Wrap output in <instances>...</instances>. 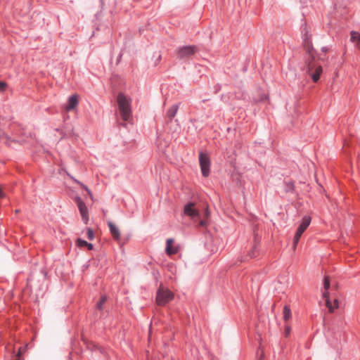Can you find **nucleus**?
<instances>
[{
    "instance_id": "1",
    "label": "nucleus",
    "mask_w": 360,
    "mask_h": 360,
    "mask_svg": "<svg viewBox=\"0 0 360 360\" xmlns=\"http://www.w3.org/2000/svg\"><path fill=\"white\" fill-rule=\"evenodd\" d=\"M119 112L123 121L128 122L132 117L131 101L123 93H119L117 97Z\"/></svg>"
},
{
    "instance_id": "2",
    "label": "nucleus",
    "mask_w": 360,
    "mask_h": 360,
    "mask_svg": "<svg viewBox=\"0 0 360 360\" xmlns=\"http://www.w3.org/2000/svg\"><path fill=\"white\" fill-rule=\"evenodd\" d=\"M323 297L326 302V306L328 309L330 313H333L334 311L339 307V302L337 298H334L333 301H331L330 298V293L328 290L330 286V278L328 276L325 275L323 281Z\"/></svg>"
},
{
    "instance_id": "3",
    "label": "nucleus",
    "mask_w": 360,
    "mask_h": 360,
    "mask_svg": "<svg viewBox=\"0 0 360 360\" xmlns=\"http://www.w3.org/2000/svg\"><path fill=\"white\" fill-rule=\"evenodd\" d=\"M310 59L307 64V73L311 77L314 82H317L323 72L322 66L315 60L311 51H309Z\"/></svg>"
},
{
    "instance_id": "4",
    "label": "nucleus",
    "mask_w": 360,
    "mask_h": 360,
    "mask_svg": "<svg viewBox=\"0 0 360 360\" xmlns=\"http://www.w3.org/2000/svg\"><path fill=\"white\" fill-rule=\"evenodd\" d=\"M174 298V294L168 288L162 285L156 293V303L159 306H165Z\"/></svg>"
},
{
    "instance_id": "5",
    "label": "nucleus",
    "mask_w": 360,
    "mask_h": 360,
    "mask_svg": "<svg viewBox=\"0 0 360 360\" xmlns=\"http://www.w3.org/2000/svg\"><path fill=\"white\" fill-rule=\"evenodd\" d=\"M311 221V217L310 216L307 215L302 218V222L297 227L296 232L295 233V236H294V238H293V249L294 250H295V248H297V245L300 241V239L302 233L309 227Z\"/></svg>"
},
{
    "instance_id": "6",
    "label": "nucleus",
    "mask_w": 360,
    "mask_h": 360,
    "mask_svg": "<svg viewBox=\"0 0 360 360\" xmlns=\"http://www.w3.org/2000/svg\"><path fill=\"white\" fill-rule=\"evenodd\" d=\"M199 163L202 174L204 177H207L210 172V158L207 153L200 152L199 153Z\"/></svg>"
},
{
    "instance_id": "7",
    "label": "nucleus",
    "mask_w": 360,
    "mask_h": 360,
    "mask_svg": "<svg viewBox=\"0 0 360 360\" xmlns=\"http://www.w3.org/2000/svg\"><path fill=\"white\" fill-rule=\"evenodd\" d=\"M198 49L195 45L184 46L178 49L176 51L177 57L179 59L188 58L194 55Z\"/></svg>"
},
{
    "instance_id": "8",
    "label": "nucleus",
    "mask_w": 360,
    "mask_h": 360,
    "mask_svg": "<svg viewBox=\"0 0 360 360\" xmlns=\"http://www.w3.org/2000/svg\"><path fill=\"white\" fill-rule=\"evenodd\" d=\"M76 202L77 205V207L79 208V212L82 215V219L84 222V224H87L89 221V212L87 207L86 206V204L83 202V200L77 197L76 198Z\"/></svg>"
},
{
    "instance_id": "9",
    "label": "nucleus",
    "mask_w": 360,
    "mask_h": 360,
    "mask_svg": "<svg viewBox=\"0 0 360 360\" xmlns=\"http://www.w3.org/2000/svg\"><path fill=\"white\" fill-rule=\"evenodd\" d=\"M173 244L174 240L172 238H168L166 240L165 252L169 256L175 255L179 251V245H173Z\"/></svg>"
},
{
    "instance_id": "10",
    "label": "nucleus",
    "mask_w": 360,
    "mask_h": 360,
    "mask_svg": "<svg viewBox=\"0 0 360 360\" xmlns=\"http://www.w3.org/2000/svg\"><path fill=\"white\" fill-rule=\"evenodd\" d=\"M184 212L186 216L191 218L199 215V212L195 208V204L193 202H189L184 206Z\"/></svg>"
},
{
    "instance_id": "11",
    "label": "nucleus",
    "mask_w": 360,
    "mask_h": 360,
    "mask_svg": "<svg viewBox=\"0 0 360 360\" xmlns=\"http://www.w3.org/2000/svg\"><path fill=\"white\" fill-rule=\"evenodd\" d=\"M79 103V96L77 94H73L68 98V105L65 107V110L69 112L77 108Z\"/></svg>"
},
{
    "instance_id": "12",
    "label": "nucleus",
    "mask_w": 360,
    "mask_h": 360,
    "mask_svg": "<svg viewBox=\"0 0 360 360\" xmlns=\"http://www.w3.org/2000/svg\"><path fill=\"white\" fill-rule=\"evenodd\" d=\"M108 227L110 229V234L112 235V238L116 240H120V233L118 228L113 223H112L110 221L108 223Z\"/></svg>"
},
{
    "instance_id": "13",
    "label": "nucleus",
    "mask_w": 360,
    "mask_h": 360,
    "mask_svg": "<svg viewBox=\"0 0 360 360\" xmlns=\"http://www.w3.org/2000/svg\"><path fill=\"white\" fill-rule=\"evenodd\" d=\"M351 41L356 44L357 48L360 50V33L355 31H352Z\"/></svg>"
},
{
    "instance_id": "14",
    "label": "nucleus",
    "mask_w": 360,
    "mask_h": 360,
    "mask_svg": "<svg viewBox=\"0 0 360 360\" xmlns=\"http://www.w3.org/2000/svg\"><path fill=\"white\" fill-rule=\"evenodd\" d=\"M179 104H175V105H173L172 106H171L169 108V109L167 110V117L172 120V118H174L175 117V115H176V112L178 111V109H179Z\"/></svg>"
},
{
    "instance_id": "15",
    "label": "nucleus",
    "mask_w": 360,
    "mask_h": 360,
    "mask_svg": "<svg viewBox=\"0 0 360 360\" xmlns=\"http://www.w3.org/2000/svg\"><path fill=\"white\" fill-rule=\"evenodd\" d=\"M283 319L285 321H288L292 316L291 309L288 305H285L283 307Z\"/></svg>"
},
{
    "instance_id": "16",
    "label": "nucleus",
    "mask_w": 360,
    "mask_h": 360,
    "mask_svg": "<svg viewBox=\"0 0 360 360\" xmlns=\"http://www.w3.org/2000/svg\"><path fill=\"white\" fill-rule=\"evenodd\" d=\"M76 245L79 248H86V245H87V242L83 239L77 238L76 242Z\"/></svg>"
},
{
    "instance_id": "17",
    "label": "nucleus",
    "mask_w": 360,
    "mask_h": 360,
    "mask_svg": "<svg viewBox=\"0 0 360 360\" xmlns=\"http://www.w3.org/2000/svg\"><path fill=\"white\" fill-rule=\"evenodd\" d=\"M86 237L89 240H92L94 238V233L92 229L87 228L86 229Z\"/></svg>"
},
{
    "instance_id": "18",
    "label": "nucleus",
    "mask_w": 360,
    "mask_h": 360,
    "mask_svg": "<svg viewBox=\"0 0 360 360\" xmlns=\"http://www.w3.org/2000/svg\"><path fill=\"white\" fill-rule=\"evenodd\" d=\"M106 297H102L101 298V300L97 303V308L100 310H101L103 309V304L106 302Z\"/></svg>"
},
{
    "instance_id": "19",
    "label": "nucleus",
    "mask_w": 360,
    "mask_h": 360,
    "mask_svg": "<svg viewBox=\"0 0 360 360\" xmlns=\"http://www.w3.org/2000/svg\"><path fill=\"white\" fill-rule=\"evenodd\" d=\"M7 83L3 81H0V89L1 91H4L7 87Z\"/></svg>"
},
{
    "instance_id": "20",
    "label": "nucleus",
    "mask_w": 360,
    "mask_h": 360,
    "mask_svg": "<svg viewBox=\"0 0 360 360\" xmlns=\"http://www.w3.org/2000/svg\"><path fill=\"white\" fill-rule=\"evenodd\" d=\"M290 327L289 326H285V335L287 337L290 333Z\"/></svg>"
},
{
    "instance_id": "21",
    "label": "nucleus",
    "mask_w": 360,
    "mask_h": 360,
    "mask_svg": "<svg viewBox=\"0 0 360 360\" xmlns=\"http://www.w3.org/2000/svg\"><path fill=\"white\" fill-rule=\"evenodd\" d=\"M86 248H87L88 250H91L94 248V245H93V244L87 242V245H86Z\"/></svg>"
},
{
    "instance_id": "22",
    "label": "nucleus",
    "mask_w": 360,
    "mask_h": 360,
    "mask_svg": "<svg viewBox=\"0 0 360 360\" xmlns=\"http://www.w3.org/2000/svg\"><path fill=\"white\" fill-rule=\"evenodd\" d=\"M4 193L2 191V189L0 188V198H4Z\"/></svg>"
},
{
    "instance_id": "23",
    "label": "nucleus",
    "mask_w": 360,
    "mask_h": 360,
    "mask_svg": "<svg viewBox=\"0 0 360 360\" xmlns=\"http://www.w3.org/2000/svg\"><path fill=\"white\" fill-rule=\"evenodd\" d=\"M200 224L201 226H205V225H206V223H205V221L202 220V221L200 222Z\"/></svg>"
},
{
    "instance_id": "24",
    "label": "nucleus",
    "mask_w": 360,
    "mask_h": 360,
    "mask_svg": "<svg viewBox=\"0 0 360 360\" xmlns=\"http://www.w3.org/2000/svg\"><path fill=\"white\" fill-rule=\"evenodd\" d=\"M205 215L206 216H208L209 215V211L207 209L206 211H205Z\"/></svg>"
},
{
    "instance_id": "25",
    "label": "nucleus",
    "mask_w": 360,
    "mask_h": 360,
    "mask_svg": "<svg viewBox=\"0 0 360 360\" xmlns=\"http://www.w3.org/2000/svg\"><path fill=\"white\" fill-rule=\"evenodd\" d=\"M290 186L293 188L294 187V184L292 182H290Z\"/></svg>"
}]
</instances>
